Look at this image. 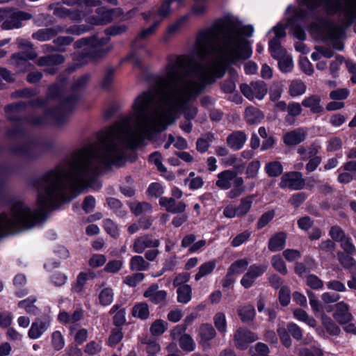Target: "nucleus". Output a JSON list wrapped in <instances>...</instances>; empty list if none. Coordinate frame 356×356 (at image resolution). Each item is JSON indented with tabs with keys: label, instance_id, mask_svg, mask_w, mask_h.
<instances>
[{
	"label": "nucleus",
	"instance_id": "b1692460",
	"mask_svg": "<svg viewBox=\"0 0 356 356\" xmlns=\"http://www.w3.org/2000/svg\"><path fill=\"white\" fill-rule=\"evenodd\" d=\"M286 235L284 232H280L272 236L268 244V250L271 252H277L282 250L286 243Z\"/></svg>",
	"mask_w": 356,
	"mask_h": 356
},
{
	"label": "nucleus",
	"instance_id": "6ab92c4d",
	"mask_svg": "<svg viewBox=\"0 0 356 356\" xmlns=\"http://www.w3.org/2000/svg\"><path fill=\"white\" fill-rule=\"evenodd\" d=\"M247 140L246 134L242 131H235L228 135L226 139L227 145L234 150L241 149Z\"/></svg>",
	"mask_w": 356,
	"mask_h": 356
},
{
	"label": "nucleus",
	"instance_id": "9d476101",
	"mask_svg": "<svg viewBox=\"0 0 356 356\" xmlns=\"http://www.w3.org/2000/svg\"><path fill=\"white\" fill-rule=\"evenodd\" d=\"M49 9L53 10V14L62 19L69 18L73 22L81 21L83 17V11L80 9H70L60 5L59 3H51Z\"/></svg>",
	"mask_w": 356,
	"mask_h": 356
},
{
	"label": "nucleus",
	"instance_id": "8fccbe9b",
	"mask_svg": "<svg viewBox=\"0 0 356 356\" xmlns=\"http://www.w3.org/2000/svg\"><path fill=\"white\" fill-rule=\"evenodd\" d=\"M127 29V26L125 24H115L106 28L104 33L110 38V36H115L125 33Z\"/></svg>",
	"mask_w": 356,
	"mask_h": 356
},
{
	"label": "nucleus",
	"instance_id": "774afa93",
	"mask_svg": "<svg viewBox=\"0 0 356 356\" xmlns=\"http://www.w3.org/2000/svg\"><path fill=\"white\" fill-rule=\"evenodd\" d=\"M306 283L313 289H320L323 286V281L314 275H308L306 279Z\"/></svg>",
	"mask_w": 356,
	"mask_h": 356
},
{
	"label": "nucleus",
	"instance_id": "72a5a7b5",
	"mask_svg": "<svg viewBox=\"0 0 356 356\" xmlns=\"http://www.w3.org/2000/svg\"><path fill=\"white\" fill-rule=\"evenodd\" d=\"M265 171L269 177H277L282 175L283 166L280 161H271L266 165Z\"/></svg>",
	"mask_w": 356,
	"mask_h": 356
},
{
	"label": "nucleus",
	"instance_id": "cd10ccee",
	"mask_svg": "<svg viewBox=\"0 0 356 356\" xmlns=\"http://www.w3.org/2000/svg\"><path fill=\"white\" fill-rule=\"evenodd\" d=\"M49 323L47 321L38 320L34 322L29 331V337L31 339H38L48 328Z\"/></svg>",
	"mask_w": 356,
	"mask_h": 356
},
{
	"label": "nucleus",
	"instance_id": "e2e57ef3",
	"mask_svg": "<svg viewBox=\"0 0 356 356\" xmlns=\"http://www.w3.org/2000/svg\"><path fill=\"white\" fill-rule=\"evenodd\" d=\"M114 72L115 70L113 68H108L106 70L101 83V86L104 89L107 90L111 86L114 79Z\"/></svg>",
	"mask_w": 356,
	"mask_h": 356
},
{
	"label": "nucleus",
	"instance_id": "69168bd1",
	"mask_svg": "<svg viewBox=\"0 0 356 356\" xmlns=\"http://www.w3.org/2000/svg\"><path fill=\"white\" fill-rule=\"evenodd\" d=\"M307 195L304 192L293 194L289 200V203L295 208L299 207L306 200Z\"/></svg>",
	"mask_w": 356,
	"mask_h": 356
},
{
	"label": "nucleus",
	"instance_id": "f3484780",
	"mask_svg": "<svg viewBox=\"0 0 356 356\" xmlns=\"http://www.w3.org/2000/svg\"><path fill=\"white\" fill-rule=\"evenodd\" d=\"M64 31L61 26H55L51 28L41 29L32 34V38L40 42L49 40L58 34Z\"/></svg>",
	"mask_w": 356,
	"mask_h": 356
},
{
	"label": "nucleus",
	"instance_id": "7c9ffc66",
	"mask_svg": "<svg viewBox=\"0 0 356 356\" xmlns=\"http://www.w3.org/2000/svg\"><path fill=\"white\" fill-rule=\"evenodd\" d=\"M269 51L272 57L276 60L287 55L285 49L280 44L277 38H273L269 41Z\"/></svg>",
	"mask_w": 356,
	"mask_h": 356
},
{
	"label": "nucleus",
	"instance_id": "473e14b6",
	"mask_svg": "<svg viewBox=\"0 0 356 356\" xmlns=\"http://www.w3.org/2000/svg\"><path fill=\"white\" fill-rule=\"evenodd\" d=\"M216 262L214 260L204 263L199 267V270L195 275L196 281L200 280L202 277L211 274L216 268Z\"/></svg>",
	"mask_w": 356,
	"mask_h": 356
},
{
	"label": "nucleus",
	"instance_id": "a19ab883",
	"mask_svg": "<svg viewBox=\"0 0 356 356\" xmlns=\"http://www.w3.org/2000/svg\"><path fill=\"white\" fill-rule=\"evenodd\" d=\"M130 209L136 216H140L152 210V206L147 202H143L131 204Z\"/></svg>",
	"mask_w": 356,
	"mask_h": 356
},
{
	"label": "nucleus",
	"instance_id": "393cba45",
	"mask_svg": "<svg viewBox=\"0 0 356 356\" xmlns=\"http://www.w3.org/2000/svg\"><path fill=\"white\" fill-rule=\"evenodd\" d=\"M334 319L343 325L346 332L356 334V327L351 323L353 317L351 313H334Z\"/></svg>",
	"mask_w": 356,
	"mask_h": 356
},
{
	"label": "nucleus",
	"instance_id": "37998d69",
	"mask_svg": "<svg viewBox=\"0 0 356 356\" xmlns=\"http://www.w3.org/2000/svg\"><path fill=\"white\" fill-rule=\"evenodd\" d=\"M172 2L170 0H163L160 6L159 7L156 15L161 17V20L164 18L169 17L172 13L171 8Z\"/></svg>",
	"mask_w": 356,
	"mask_h": 356
},
{
	"label": "nucleus",
	"instance_id": "4c0bfd02",
	"mask_svg": "<svg viewBox=\"0 0 356 356\" xmlns=\"http://www.w3.org/2000/svg\"><path fill=\"white\" fill-rule=\"evenodd\" d=\"M306 91V86L300 80L291 81L289 86V93L292 97H296L304 94Z\"/></svg>",
	"mask_w": 356,
	"mask_h": 356
},
{
	"label": "nucleus",
	"instance_id": "c9c22d12",
	"mask_svg": "<svg viewBox=\"0 0 356 356\" xmlns=\"http://www.w3.org/2000/svg\"><path fill=\"white\" fill-rule=\"evenodd\" d=\"M252 196H247L241 200V202L236 207L238 217L245 216L251 209L252 204Z\"/></svg>",
	"mask_w": 356,
	"mask_h": 356
},
{
	"label": "nucleus",
	"instance_id": "49530a36",
	"mask_svg": "<svg viewBox=\"0 0 356 356\" xmlns=\"http://www.w3.org/2000/svg\"><path fill=\"white\" fill-rule=\"evenodd\" d=\"M145 278V275L143 273L137 272L131 275L124 277L123 282L131 287L136 286Z\"/></svg>",
	"mask_w": 356,
	"mask_h": 356
},
{
	"label": "nucleus",
	"instance_id": "2f4dec72",
	"mask_svg": "<svg viewBox=\"0 0 356 356\" xmlns=\"http://www.w3.org/2000/svg\"><path fill=\"white\" fill-rule=\"evenodd\" d=\"M214 140V136L211 133L206 134L204 137L197 138L196 141V149L200 153L206 152L210 143Z\"/></svg>",
	"mask_w": 356,
	"mask_h": 356
},
{
	"label": "nucleus",
	"instance_id": "de8ad7c7",
	"mask_svg": "<svg viewBox=\"0 0 356 356\" xmlns=\"http://www.w3.org/2000/svg\"><path fill=\"white\" fill-rule=\"evenodd\" d=\"M277 60L279 67L282 72L286 73L292 70L293 67V63L291 56L287 54L277 59Z\"/></svg>",
	"mask_w": 356,
	"mask_h": 356
},
{
	"label": "nucleus",
	"instance_id": "f704fd0d",
	"mask_svg": "<svg viewBox=\"0 0 356 356\" xmlns=\"http://www.w3.org/2000/svg\"><path fill=\"white\" fill-rule=\"evenodd\" d=\"M177 293L178 301L186 304L191 300L192 289L190 285L181 286L177 288Z\"/></svg>",
	"mask_w": 356,
	"mask_h": 356
},
{
	"label": "nucleus",
	"instance_id": "f257e3e1",
	"mask_svg": "<svg viewBox=\"0 0 356 356\" xmlns=\"http://www.w3.org/2000/svg\"><path fill=\"white\" fill-rule=\"evenodd\" d=\"M127 152V127H111L102 131L97 143L76 150L54 169L32 180L38 193L35 209L15 200L8 213H0V238L42 224L51 209L94 187L101 169L123 161Z\"/></svg>",
	"mask_w": 356,
	"mask_h": 356
},
{
	"label": "nucleus",
	"instance_id": "dca6fc26",
	"mask_svg": "<svg viewBox=\"0 0 356 356\" xmlns=\"http://www.w3.org/2000/svg\"><path fill=\"white\" fill-rule=\"evenodd\" d=\"M143 296L154 304L163 305L166 302L167 292L159 289V285L154 284L144 292Z\"/></svg>",
	"mask_w": 356,
	"mask_h": 356
},
{
	"label": "nucleus",
	"instance_id": "c03bdc74",
	"mask_svg": "<svg viewBox=\"0 0 356 356\" xmlns=\"http://www.w3.org/2000/svg\"><path fill=\"white\" fill-rule=\"evenodd\" d=\"M82 318L81 313H60L58 320L63 323H74Z\"/></svg>",
	"mask_w": 356,
	"mask_h": 356
},
{
	"label": "nucleus",
	"instance_id": "423d86ee",
	"mask_svg": "<svg viewBox=\"0 0 356 356\" xmlns=\"http://www.w3.org/2000/svg\"><path fill=\"white\" fill-rule=\"evenodd\" d=\"M123 14V10L120 8H108L105 6H101L95 10V15L88 17L86 22L93 26H104L111 23L114 17H120Z\"/></svg>",
	"mask_w": 356,
	"mask_h": 356
},
{
	"label": "nucleus",
	"instance_id": "6e6d98bb",
	"mask_svg": "<svg viewBox=\"0 0 356 356\" xmlns=\"http://www.w3.org/2000/svg\"><path fill=\"white\" fill-rule=\"evenodd\" d=\"M167 329V323L162 320H156L150 327V332L154 336L161 335Z\"/></svg>",
	"mask_w": 356,
	"mask_h": 356
},
{
	"label": "nucleus",
	"instance_id": "13d9d810",
	"mask_svg": "<svg viewBox=\"0 0 356 356\" xmlns=\"http://www.w3.org/2000/svg\"><path fill=\"white\" fill-rule=\"evenodd\" d=\"M99 302L102 305H110L113 299V292L110 288L103 289L99 295Z\"/></svg>",
	"mask_w": 356,
	"mask_h": 356
},
{
	"label": "nucleus",
	"instance_id": "09e8293b",
	"mask_svg": "<svg viewBox=\"0 0 356 356\" xmlns=\"http://www.w3.org/2000/svg\"><path fill=\"white\" fill-rule=\"evenodd\" d=\"M142 343L146 345L147 356H156L161 350L160 345L154 340L147 339L143 341Z\"/></svg>",
	"mask_w": 356,
	"mask_h": 356
},
{
	"label": "nucleus",
	"instance_id": "412c9836",
	"mask_svg": "<svg viewBox=\"0 0 356 356\" xmlns=\"http://www.w3.org/2000/svg\"><path fill=\"white\" fill-rule=\"evenodd\" d=\"M306 138V132L302 129L286 133L283 136L284 143L288 146H293L303 142Z\"/></svg>",
	"mask_w": 356,
	"mask_h": 356
},
{
	"label": "nucleus",
	"instance_id": "aec40b11",
	"mask_svg": "<svg viewBox=\"0 0 356 356\" xmlns=\"http://www.w3.org/2000/svg\"><path fill=\"white\" fill-rule=\"evenodd\" d=\"M189 15H184L179 17L174 23L170 24L163 36V40L168 42L170 39L177 33L188 22Z\"/></svg>",
	"mask_w": 356,
	"mask_h": 356
},
{
	"label": "nucleus",
	"instance_id": "0eeeda50",
	"mask_svg": "<svg viewBox=\"0 0 356 356\" xmlns=\"http://www.w3.org/2000/svg\"><path fill=\"white\" fill-rule=\"evenodd\" d=\"M18 47L21 49H28L27 51H20L13 54L12 56V60L15 62V64L17 67L21 66L23 67L22 70H26L27 67L29 66V60H33L37 57V54L33 51V44L27 40H19L18 41Z\"/></svg>",
	"mask_w": 356,
	"mask_h": 356
},
{
	"label": "nucleus",
	"instance_id": "603ef678",
	"mask_svg": "<svg viewBox=\"0 0 356 356\" xmlns=\"http://www.w3.org/2000/svg\"><path fill=\"white\" fill-rule=\"evenodd\" d=\"M275 211L270 210L263 213L257 222V228L261 229L267 225L274 218Z\"/></svg>",
	"mask_w": 356,
	"mask_h": 356
},
{
	"label": "nucleus",
	"instance_id": "4d7b16f0",
	"mask_svg": "<svg viewBox=\"0 0 356 356\" xmlns=\"http://www.w3.org/2000/svg\"><path fill=\"white\" fill-rule=\"evenodd\" d=\"M214 323L217 330L224 336L227 331L226 318L224 313H218L214 317Z\"/></svg>",
	"mask_w": 356,
	"mask_h": 356
},
{
	"label": "nucleus",
	"instance_id": "680f3d73",
	"mask_svg": "<svg viewBox=\"0 0 356 356\" xmlns=\"http://www.w3.org/2000/svg\"><path fill=\"white\" fill-rule=\"evenodd\" d=\"M248 265V262L246 259H240L233 263L228 270L229 273L239 274L246 268Z\"/></svg>",
	"mask_w": 356,
	"mask_h": 356
},
{
	"label": "nucleus",
	"instance_id": "c756f323",
	"mask_svg": "<svg viewBox=\"0 0 356 356\" xmlns=\"http://www.w3.org/2000/svg\"><path fill=\"white\" fill-rule=\"evenodd\" d=\"M130 269L133 271H140L147 270L149 268L150 264L145 258L140 255H136L130 259Z\"/></svg>",
	"mask_w": 356,
	"mask_h": 356
},
{
	"label": "nucleus",
	"instance_id": "f03ea898",
	"mask_svg": "<svg viewBox=\"0 0 356 356\" xmlns=\"http://www.w3.org/2000/svg\"><path fill=\"white\" fill-rule=\"evenodd\" d=\"M78 100L76 95H72L63 99L58 107L45 112L43 115H38L32 118H22V114L26 108V103L19 102L7 105L4 108L6 118L8 120L15 122L17 127L8 130L6 133L8 137L17 136L22 132L23 129L29 125L40 126L53 120L58 125L63 124L67 120V117L74 108Z\"/></svg>",
	"mask_w": 356,
	"mask_h": 356
},
{
	"label": "nucleus",
	"instance_id": "5fc2aeb1",
	"mask_svg": "<svg viewBox=\"0 0 356 356\" xmlns=\"http://www.w3.org/2000/svg\"><path fill=\"white\" fill-rule=\"evenodd\" d=\"M74 38L70 36H59L53 41L54 44L57 47V51H65L64 47L70 44Z\"/></svg>",
	"mask_w": 356,
	"mask_h": 356
},
{
	"label": "nucleus",
	"instance_id": "58836bf2",
	"mask_svg": "<svg viewBox=\"0 0 356 356\" xmlns=\"http://www.w3.org/2000/svg\"><path fill=\"white\" fill-rule=\"evenodd\" d=\"M88 280V275L85 273H81L79 274L76 278V281L72 286V291L78 294H83L84 291V286Z\"/></svg>",
	"mask_w": 356,
	"mask_h": 356
},
{
	"label": "nucleus",
	"instance_id": "a878e982",
	"mask_svg": "<svg viewBox=\"0 0 356 356\" xmlns=\"http://www.w3.org/2000/svg\"><path fill=\"white\" fill-rule=\"evenodd\" d=\"M161 23V19L155 20L149 27L142 29L132 42V47H136V43L138 41L141 40H147L152 36L156 33Z\"/></svg>",
	"mask_w": 356,
	"mask_h": 356
},
{
	"label": "nucleus",
	"instance_id": "c85d7f7f",
	"mask_svg": "<svg viewBox=\"0 0 356 356\" xmlns=\"http://www.w3.org/2000/svg\"><path fill=\"white\" fill-rule=\"evenodd\" d=\"M65 61V58L61 54H50L45 56H42L37 60V64L39 66H51L59 65Z\"/></svg>",
	"mask_w": 356,
	"mask_h": 356
},
{
	"label": "nucleus",
	"instance_id": "4468645a",
	"mask_svg": "<svg viewBox=\"0 0 356 356\" xmlns=\"http://www.w3.org/2000/svg\"><path fill=\"white\" fill-rule=\"evenodd\" d=\"M266 266L253 264L250 266L248 272L243 275L241 280L243 286L248 289L254 283L255 279L261 276L266 270Z\"/></svg>",
	"mask_w": 356,
	"mask_h": 356
},
{
	"label": "nucleus",
	"instance_id": "2eb2a0df",
	"mask_svg": "<svg viewBox=\"0 0 356 356\" xmlns=\"http://www.w3.org/2000/svg\"><path fill=\"white\" fill-rule=\"evenodd\" d=\"M240 177L236 176V172L232 170H225L218 173L216 185L220 189H229L232 184H235L236 180Z\"/></svg>",
	"mask_w": 356,
	"mask_h": 356
},
{
	"label": "nucleus",
	"instance_id": "3c124183",
	"mask_svg": "<svg viewBox=\"0 0 356 356\" xmlns=\"http://www.w3.org/2000/svg\"><path fill=\"white\" fill-rule=\"evenodd\" d=\"M271 264L273 268L282 275L287 273L285 262L280 255H274L271 259Z\"/></svg>",
	"mask_w": 356,
	"mask_h": 356
},
{
	"label": "nucleus",
	"instance_id": "bf43d9fd",
	"mask_svg": "<svg viewBox=\"0 0 356 356\" xmlns=\"http://www.w3.org/2000/svg\"><path fill=\"white\" fill-rule=\"evenodd\" d=\"M261 164L259 161H253L250 162L245 171L246 178L247 179H253L257 176L259 170L260 168Z\"/></svg>",
	"mask_w": 356,
	"mask_h": 356
},
{
	"label": "nucleus",
	"instance_id": "052dcab7",
	"mask_svg": "<svg viewBox=\"0 0 356 356\" xmlns=\"http://www.w3.org/2000/svg\"><path fill=\"white\" fill-rule=\"evenodd\" d=\"M250 351L252 356H268L269 348L266 344L258 343L254 347H252Z\"/></svg>",
	"mask_w": 356,
	"mask_h": 356
},
{
	"label": "nucleus",
	"instance_id": "e433bc0d",
	"mask_svg": "<svg viewBox=\"0 0 356 356\" xmlns=\"http://www.w3.org/2000/svg\"><path fill=\"white\" fill-rule=\"evenodd\" d=\"M61 2L67 6H81L83 5L86 7H95L102 3L99 0H61Z\"/></svg>",
	"mask_w": 356,
	"mask_h": 356
},
{
	"label": "nucleus",
	"instance_id": "6e6552de",
	"mask_svg": "<svg viewBox=\"0 0 356 356\" xmlns=\"http://www.w3.org/2000/svg\"><path fill=\"white\" fill-rule=\"evenodd\" d=\"M305 185V179L300 172L292 171L282 175L279 186L281 188H289L291 190H301Z\"/></svg>",
	"mask_w": 356,
	"mask_h": 356
},
{
	"label": "nucleus",
	"instance_id": "39448f33",
	"mask_svg": "<svg viewBox=\"0 0 356 356\" xmlns=\"http://www.w3.org/2000/svg\"><path fill=\"white\" fill-rule=\"evenodd\" d=\"M1 28L5 30L18 29L22 26L23 20H29L32 15L26 12L15 8L1 9Z\"/></svg>",
	"mask_w": 356,
	"mask_h": 356
},
{
	"label": "nucleus",
	"instance_id": "20e7f679",
	"mask_svg": "<svg viewBox=\"0 0 356 356\" xmlns=\"http://www.w3.org/2000/svg\"><path fill=\"white\" fill-rule=\"evenodd\" d=\"M322 3L329 15L342 11L348 20L356 19V0H302V4L311 10Z\"/></svg>",
	"mask_w": 356,
	"mask_h": 356
},
{
	"label": "nucleus",
	"instance_id": "79ce46f5",
	"mask_svg": "<svg viewBox=\"0 0 356 356\" xmlns=\"http://www.w3.org/2000/svg\"><path fill=\"white\" fill-rule=\"evenodd\" d=\"M179 346L183 350L191 352L195 349V343L191 336L184 334L179 338Z\"/></svg>",
	"mask_w": 356,
	"mask_h": 356
},
{
	"label": "nucleus",
	"instance_id": "1a4fd4ad",
	"mask_svg": "<svg viewBox=\"0 0 356 356\" xmlns=\"http://www.w3.org/2000/svg\"><path fill=\"white\" fill-rule=\"evenodd\" d=\"M240 89L242 94L250 100L254 98L262 99L268 90L266 84L263 81L252 82L250 85L242 83Z\"/></svg>",
	"mask_w": 356,
	"mask_h": 356
},
{
	"label": "nucleus",
	"instance_id": "ea45409f",
	"mask_svg": "<svg viewBox=\"0 0 356 356\" xmlns=\"http://www.w3.org/2000/svg\"><path fill=\"white\" fill-rule=\"evenodd\" d=\"M243 184L244 181L242 177L237 179L235 184H233L234 188L229 191L227 197L230 199H234L240 196L245 191Z\"/></svg>",
	"mask_w": 356,
	"mask_h": 356
},
{
	"label": "nucleus",
	"instance_id": "0e129e2a",
	"mask_svg": "<svg viewBox=\"0 0 356 356\" xmlns=\"http://www.w3.org/2000/svg\"><path fill=\"white\" fill-rule=\"evenodd\" d=\"M51 343L56 350H61L65 345L64 339L59 331H55L51 336Z\"/></svg>",
	"mask_w": 356,
	"mask_h": 356
},
{
	"label": "nucleus",
	"instance_id": "864d4df0",
	"mask_svg": "<svg viewBox=\"0 0 356 356\" xmlns=\"http://www.w3.org/2000/svg\"><path fill=\"white\" fill-rule=\"evenodd\" d=\"M36 298L35 297H30L18 303V307L20 309H24L27 312H33L38 309V307L35 305Z\"/></svg>",
	"mask_w": 356,
	"mask_h": 356
},
{
	"label": "nucleus",
	"instance_id": "bb28decb",
	"mask_svg": "<svg viewBox=\"0 0 356 356\" xmlns=\"http://www.w3.org/2000/svg\"><path fill=\"white\" fill-rule=\"evenodd\" d=\"M264 118L263 113L257 108L249 106L245 111V118L248 124H257Z\"/></svg>",
	"mask_w": 356,
	"mask_h": 356
},
{
	"label": "nucleus",
	"instance_id": "4be33fe9",
	"mask_svg": "<svg viewBox=\"0 0 356 356\" xmlns=\"http://www.w3.org/2000/svg\"><path fill=\"white\" fill-rule=\"evenodd\" d=\"M321 98L318 95H312L305 97L301 105L309 109L312 113H321L323 111V107L321 104Z\"/></svg>",
	"mask_w": 356,
	"mask_h": 356
},
{
	"label": "nucleus",
	"instance_id": "f8f14e48",
	"mask_svg": "<svg viewBox=\"0 0 356 356\" xmlns=\"http://www.w3.org/2000/svg\"><path fill=\"white\" fill-rule=\"evenodd\" d=\"M159 245V240L153 238L152 235L145 234L134 240L132 249L134 252L141 254L146 248H156Z\"/></svg>",
	"mask_w": 356,
	"mask_h": 356
},
{
	"label": "nucleus",
	"instance_id": "5701e85b",
	"mask_svg": "<svg viewBox=\"0 0 356 356\" xmlns=\"http://www.w3.org/2000/svg\"><path fill=\"white\" fill-rule=\"evenodd\" d=\"M200 343L204 348L210 346L209 341L216 336V332L211 325H202L199 329Z\"/></svg>",
	"mask_w": 356,
	"mask_h": 356
},
{
	"label": "nucleus",
	"instance_id": "7ed1b4c3",
	"mask_svg": "<svg viewBox=\"0 0 356 356\" xmlns=\"http://www.w3.org/2000/svg\"><path fill=\"white\" fill-rule=\"evenodd\" d=\"M109 41V38H99L96 36L83 38L76 40L74 43V47L75 49H80L86 46V48L82 51V55L88 61L95 62L106 56L113 49L112 44L104 47Z\"/></svg>",
	"mask_w": 356,
	"mask_h": 356
},
{
	"label": "nucleus",
	"instance_id": "a18cd8bd",
	"mask_svg": "<svg viewBox=\"0 0 356 356\" xmlns=\"http://www.w3.org/2000/svg\"><path fill=\"white\" fill-rule=\"evenodd\" d=\"M298 153L301 156L302 160H307L316 155L318 148L314 145H311L307 148L300 147L298 149Z\"/></svg>",
	"mask_w": 356,
	"mask_h": 356
},
{
	"label": "nucleus",
	"instance_id": "a211bd4d",
	"mask_svg": "<svg viewBox=\"0 0 356 356\" xmlns=\"http://www.w3.org/2000/svg\"><path fill=\"white\" fill-rule=\"evenodd\" d=\"M159 204L165 207L167 211L172 213H183L186 207L184 202H177L173 197H162L159 200Z\"/></svg>",
	"mask_w": 356,
	"mask_h": 356
},
{
	"label": "nucleus",
	"instance_id": "ddd939ff",
	"mask_svg": "<svg viewBox=\"0 0 356 356\" xmlns=\"http://www.w3.org/2000/svg\"><path fill=\"white\" fill-rule=\"evenodd\" d=\"M258 339L256 334L242 328L237 330L234 337L236 347L242 350L246 349L249 343L257 341Z\"/></svg>",
	"mask_w": 356,
	"mask_h": 356
},
{
	"label": "nucleus",
	"instance_id": "338daca9",
	"mask_svg": "<svg viewBox=\"0 0 356 356\" xmlns=\"http://www.w3.org/2000/svg\"><path fill=\"white\" fill-rule=\"evenodd\" d=\"M90 79V75L89 74H85L81 76L76 79L72 86V90H78L83 88Z\"/></svg>",
	"mask_w": 356,
	"mask_h": 356
},
{
	"label": "nucleus",
	"instance_id": "9b49d317",
	"mask_svg": "<svg viewBox=\"0 0 356 356\" xmlns=\"http://www.w3.org/2000/svg\"><path fill=\"white\" fill-rule=\"evenodd\" d=\"M10 152L24 158L27 160H33L38 158L40 153L38 149L31 143L17 145L10 148Z\"/></svg>",
	"mask_w": 356,
	"mask_h": 356
}]
</instances>
